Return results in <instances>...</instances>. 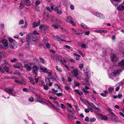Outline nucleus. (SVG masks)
<instances>
[{
	"label": "nucleus",
	"instance_id": "f3484780",
	"mask_svg": "<svg viewBox=\"0 0 124 124\" xmlns=\"http://www.w3.org/2000/svg\"><path fill=\"white\" fill-rule=\"evenodd\" d=\"M40 21L39 20H38V22L36 23L35 22H34L33 23V26L34 27H36L38 26L40 24Z\"/></svg>",
	"mask_w": 124,
	"mask_h": 124
},
{
	"label": "nucleus",
	"instance_id": "393cba45",
	"mask_svg": "<svg viewBox=\"0 0 124 124\" xmlns=\"http://www.w3.org/2000/svg\"><path fill=\"white\" fill-rule=\"evenodd\" d=\"M30 2L29 0H25L24 2V4L27 6H29L30 4Z\"/></svg>",
	"mask_w": 124,
	"mask_h": 124
},
{
	"label": "nucleus",
	"instance_id": "c756f323",
	"mask_svg": "<svg viewBox=\"0 0 124 124\" xmlns=\"http://www.w3.org/2000/svg\"><path fill=\"white\" fill-rule=\"evenodd\" d=\"M8 41L10 42L11 43L14 42H15L14 39H13L11 38H8Z\"/></svg>",
	"mask_w": 124,
	"mask_h": 124
},
{
	"label": "nucleus",
	"instance_id": "2eb2a0df",
	"mask_svg": "<svg viewBox=\"0 0 124 124\" xmlns=\"http://www.w3.org/2000/svg\"><path fill=\"white\" fill-rule=\"evenodd\" d=\"M1 41L2 42L3 44L5 49L7 48L8 45L7 41V40L3 39L1 40Z\"/></svg>",
	"mask_w": 124,
	"mask_h": 124
},
{
	"label": "nucleus",
	"instance_id": "cd10ccee",
	"mask_svg": "<svg viewBox=\"0 0 124 124\" xmlns=\"http://www.w3.org/2000/svg\"><path fill=\"white\" fill-rule=\"evenodd\" d=\"M20 5L19 8L20 9H22L24 6V4L22 2L20 3Z\"/></svg>",
	"mask_w": 124,
	"mask_h": 124
},
{
	"label": "nucleus",
	"instance_id": "a18cd8bd",
	"mask_svg": "<svg viewBox=\"0 0 124 124\" xmlns=\"http://www.w3.org/2000/svg\"><path fill=\"white\" fill-rule=\"evenodd\" d=\"M71 109L69 110V111L72 113H75V111L73 108H71Z\"/></svg>",
	"mask_w": 124,
	"mask_h": 124
},
{
	"label": "nucleus",
	"instance_id": "ddd939ff",
	"mask_svg": "<svg viewBox=\"0 0 124 124\" xmlns=\"http://www.w3.org/2000/svg\"><path fill=\"white\" fill-rule=\"evenodd\" d=\"M8 46L9 48L12 49H14L17 47L16 42L11 43V44L9 45Z\"/></svg>",
	"mask_w": 124,
	"mask_h": 124
},
{
	"label": "nucleus",
	"instance_id": "6e6552de",
	"mask_svg": "<svg viewBox=\"0 0 124 124\" xmlns=\"http://www.w3.org/2000/svg\"><path fill=\"white\" fill-rule=\"evenodd\" d=\"M117 6V9L118 11H123L124 10V0H123V3Z\"/></svg>",
	"mask_w": 124,
	"mask_h": 124
},
{
	"label": "nucleus",
	"instance_id": "37998d69",
	"mask_svg": "<svg viewBox=\"0 0 124 124\" xmlns=\"http://www.w3.org/2000/svg\"><path fill=\"white\" fill-rule=\"evenodd\" d=\"M114 88L113 87H110L108 88V90L110 92H112L114 90Z\"/></svg>",
	"mask_w": 124,
	"mask_h": 124
},
{
	"label": "nucleus",
	"instance_id": "7c9ffc66",
	"mask_svg": "<svg viewBox=\"0 0 124 124\" xmlns=\"http://www.w3.org/2000/svg\"><path fill=\"white\" fill-rule=\"evenodd\" d=\"M101 116V118L102 119H103L104 120H106L108 119L107 117L106 116H102V115L100 116Z\"/></svg>",
	"mask_w": 124,
	"mask_h": 124
},
{
	"label": "nucleus",
	"instance_id": "4468645a",
	"mask_svg": "<svg viewBox=\"0 0 124 124\" xmlns=\"http://www.w3.org/2000/svg\"><path fill=\"white\" fill-rule=\"evenodd\" d=\"M72 30L74 33L77 35H79L84 33L83 32H82L81 31H79V30H76L73 28H72Z\"/></svg>",
	"mask_w": 124,
	"mask_h": 124
},
{
	"label": "nucleus",
	"instance_id": "f8f14e48",
	"mask_svg": "<svg viewBox=\"0 0 124 124\" xmlns=\"http://www.w3.org/2000/svg\"><path fill=\"white\" fill-rule=\"evenodd\" d=\"M113 4L116 6L118 5V3L121 2L122 0H110Z\"/></svg>",
	"mask_w": 124,
	"mask_h": 124
},
{
	"label": "nucleus",
	"instance_id": "ea45409f",
	"mask_svg": "<svg viewBox=\"0 0 124 124\" xmlns=\"http://www.w3.org/2000/svg\"><path fill=\"white\" fill-rule=\"evenodd\" d=\"M52 93L54 94H55V93H57L58 92L57 90H55L53 88L52 89Z\"/></svg>",
	"mask_w": 124,
	"mask_h": 124
},
{
	"label": "nucleus",
	"instance_id": "de8ad7c7",
	"mask_svg": "<svg viewBox=\"0 0 124 124\" xmlns=\"http://www.w3.org/2000/svg\"><path fill=\"white\" fill-rule=\"evenodd\" d=\"M17 59L16 58H14L13 59L11 60H10V61L11 62L13 63L17 61Z\"/></svg>",
	"mask_w": 124,
	"mask_h": 124
},
{
	"label": "nucleus",
	"instance_id": "bb28decb",
	"mask_svg": "<svg viewBox=\"0 0 124 124\" xmlns=\"http://www.w3.org/2000/svg\"><path fill=\"white\" fill-rule=\"evenodd\" d=\"M29 101L30 102H32L34 101L33 97L32 96L30 97L29 99Z\"/></svg>",
	"mask_w": 124,
	"mask_h": 124
},
{
	"label": "nucleus",
	"instance_id": "774afa93",
	"mask_svg": "<svg viewBox=\"0 0 124 124\" xmlns=\"http://www.w3.org/2000/svg\"><path fill=\"white\" fill-rule=\"evenodd\" d=\"M119 114L122 116L123 117H124V114L121 112H119Z\"/></svg>",
	"mask_w": 124,
	"mask_h": 124
},
{
	"label": "nucleus",
	"instance_id": "473e14b6",
	"mask_svg": "<svg viewBox=\"0 0 124 124\" xmlns=\"http://www.w3.org/2000/svg\"><path fill=\"white\" fill-rule=\"evenodd\" d=\"M71 23L73 26H76V24L74 22V19L71 21L70 23Z\"/></svg>",
	"mask_w": 124,
	"mask_h": 124
},
{
	"label": "nucleus",
	"instance_id": "f257e3e1",
	"mask_svg": "<svg viewBox=\"0 0 124 124\" xmlns=\"http://www.w3.org/2000/svg\"><path fill=\"white\" fill-rule=\"evenodd\" d=\"M116 67V66H113L112 68L108 70V76L109 78L113 79L115 77L119 75L120 70Z\"/></svg>",
	"mask_w": 124,
	"mask_h": 124
},
{
	"label": "nucleus",
	"instance_id": "dca6fc26",
	"mask_svg": "<svg viewBox=\"0 0 124 124\" xmlns=\"http://www.w3.org/2000/svg\"><path fill=\"white\" fill-rule=\"evenodd\" d=\"M74 19V18L71 16H68L65 18V20L67 22L70 23Z\"/></svg>",
	"mask_w": 124,
	"mask_h": 124
},
{
	"label": "nucleus",
	"instance_id": "c03bdc74",
	"mask_svg": "<svg viewBox=\"0 0 124 124\" xmlns=\"http://www.w3.org/2000/svg\"><path fill=\"white\" fill-rule=\"evenodd\" d=\"M81 47L82 48H85L86 47V45L85 44H82Z\"/></svg>",
	"mask_w": 124,
	"mask_h": 124
},
{
	"label": "nucleus",
	"instance_id": "9d476101",
	"mask_svg": "<svg viewBox=\"0 0 124 124\" xmlns=\"http://www.w3.org/2000/svg\"><path fill=\"white\" fill-rule=\"evenodd\" d=\"M111 59L112 61H116L118 60L117 56L113 53H111Z\"/></svg>",
	"mask_w": 124,
	"mask_h": 124
},
{
	"label": "nucleus",
	"instance_id": "69168bd1",
	"mask_svg": "<svg viewBox=\"0 0 124 124\" xmlns=\"http://www.w3.org/2000/svg\"><path fill=\"white\" fill-rule=\"evenodd\" d=\"M101 14L97 12L95 13V15L97 17L99 18V16H100Z\"/></svg>",
	"mask_w": 124,
	"mask_h": 124
},
{
	"label": "nucleus",
	"instance_id": "b1692460",
	"mask_svg": "<svg viewBox=\"0 0 124 124\" xmlns=\"http://www.w3.org/2000/svg\"><path fill=\"white\" fill-rule=\"evenodd\" d=\"M14 74L15 75L18 76L20 77L21 76V74L18 71H15L14 73Z\"/></svg>",
	"mask_w": 124,
	"mask_h": 124
},
{
	"label": "nucleus",
	"instance_id": "79ce46f5",
	"mask_svg": "<svg viewBox=\"0 0 124 124\" xmlns=\"http://www.w3.org/2000/svg\"><path fill=\"white\" fill-rule=\"evenodd\" d=\"M40 3V2L39 0H36L35 2V4L37 6Z\"/></svg>",
	"mask_w": 124,
	"mask_h": 124
},
{
	"label": "nucleus",
	"instance_id": "a19ab883",
	"mask_svg": "<svg viewBox=\"0 0 124 124\" xmlns=\"http://www.w3.org/2000/svg\"><path fill=\"white\" fill-rule=\"evenodd\" d=\"M24 23V22L23 21V20H21L19 22V25H21L23 24Z\"/></svg>",
	"mask_w": 124,
	"mask_h": 124
},
{
	"label": "nucleus",
	"instance_id": "bf43d9fd",
	"mask_svg": "<svg viewBox=\"0 0 124 124\" xmlns=\"http://www.w3.org/2000/svg\"><path fill=\"white\" fill-rule=\"evenodd\" d=\"M56 13L57 14L59 15H60L62 13V12L60 10H58L56 11Z\"/></svg>",
	"mask_w": 124,
	"mask_h": 124
},
{
	"label": "nucleus",
	"instance_id": "3c124183",
	"mask_svg": "<svg viewBox=\"0 0 124 124\" xmlns=\"http://www.w3.org/2000/svg\"><path fill=\"white\" fill-rule=\"evenodd\" d=\"M44 89L45 90H47L48 89V87L46 85H43Z\"/></svg>",
	"mask_w": 124,
	"mask_h": 124
},
{
	"label": "nucleus",
	"instance_id": "4c0bfd02",
	"mask_svg": "<svg viewBox=\"0 0 124 124\" xmlns=\"http://www.w3.org/2000/svg\"><path fill=\"white\" fill-rule=\"evenodd\" d=\"M100 15L99 18L101 19H104L105 18V16L103 14H101Z\"/></svg>",
	"mask_w": 124,
	"mask_h": 124
},
{
	"label": "nucleus",
	"instance_id": "864d4df0",
	"mask_svg": "<svg viewBox=\"0 0 124 124\" xmlns=\"http://www.w3.org/2000/svg\"><path fill=\"white\" fill-rule=\"evenodd\" d=\"M96 119L95 118H90V121L91 122H94L96 121Z\"/></svg>",
	"mask_w": 124,
	"mask_h": 124
},
{
	"label": "nucleus",
	"instance_id": "e433bc0d",
	"mask_svg": "<svg viewBox=\"0 0 124 124\" xmlns=\"http://www.w3.org/2000/svg\"><path fill=\"white\" fill-rule=\"evenodd\" d=\"M28 25L27 23V21H25V25H24L22 26L21 28H24L27 27Z\"/></svg>",
	"mask_w": 124,
	"mask_h": 124
},
{
	"label": "nucleus",
	"instance_id": "680f3d73",
	"mask_svg": "<svg viewBox=\"0 0 124 124\" xmlns=\"http://www.w3.org/2000/svg\"><path fill=\"white\" fill-rule=\"evenodd\" d=\"M39 59L41 61L42 63H44L45 61L43 58H42L41 57H39Z\"/></svg>",
	"mask_w": 124,
	"mask_h": 124
},
{
	"label": "nucleus",
	"instance_id": "052dcab7",
	"mask_svg": "<svg viewBox=\"0 0 124 124\" xmlns=\"http://www.w3.org/2000/svg\"><path fill=\"white\" fill-rule=\"evenodd\" d=\"M60 105L61 106L62 108L63 109H65V107L64 105L62 104H60Z\"/></svg>",
	"mask_w": 124,
	"mask_h": 124
},
{
	"label": "nucleus",
	"instance_id": "aec40b11",
	"mask_svg": "<svg viewBox=\"0 0 124 124\" xmlns=\"http://www.w3.org/2000/svg\"><path fill=\"white\" fill-rule=\"evenodd\" d=\"M56 40L58 41H65V40L62 39L61 38L57 36H55Z\"/></svg>",
	"mask_w": 124,
	"mask_h": 124
},
{
	"label": "nucleus",
	"instance_id": "09e8293b",
	"mask_svg": "<svg viewBox=\"0 0 124 124\" xmlns=\"http://www.w3.org/2000/svg\"><path fill=\"white\" fill-rule=\"evenodd\" d=\"M46 47L48 48H49L50 47V45L48 43H47L46 44Z\"/></svg>",
	"mask_w": 124,
	"mask_h": 124
},
{
	"label": "nucleus",
	"instance_id": "49530a36",
	"mask_svg": "<svg viewBox=\"0 0 124 124\" xmlns=\"http://www.w3.org/2000/svg\"><path fill=\"white\" fill-rule=\"evenodd\" d=\"M44 27L45 28V26L44 25L41 24L40 25V26L39 27V29H41L42 28H43Z\"/></svg>",
	"mask_w": 124,
	"mask_h": 124
},
{
	"label": "nucleus",
	"instance_id": "423d86ee",
	"mask_svg": "<svg viewBox=\"0 0 124 124\" xmlns=\"http://www.w3.org/2000/svg\"><path fill=\"white\" fill-rule=\"evenodd\" d=\"M41 101H39V102L41 103L42 104H45V103L48 104L49 103L50 104L53 106V108L55 109V110L58 111L60 110V109L59 108L56 107L54 105H53L49 101H47L46 100H45L44 99H41Z\"/></svg>",
	"mask_w": 124,
	"mask_h": 124
},
{
	"label": "nucleus",
	"instance_id": "2f4dec72",
	"mask_svg": "<svg viewBox=\"0 0 124 124\" xmlns=\"http://www.w3.org/2000/svg\"><path fill=\"white\" fill-rule=\"evenodd\" d=\"M71 23L73 26H76V24L74 22V19L71 21L70 23Z\"/></svg>",
	"mask_w": 124,
	"mask_h": 124
},
{
	"label": "nucleus",
	"instance_id": "f03ea898",
	"mask_svg": "<svg viewBox=\"0 0 124 124\" xmlns=\"http://www.w3.org/2000/svg\"><path fill=\"white\" fill-rule=\"evenodd\" d=\"M4 63L0 66V72L4 73L5 71L7 72L9 71V69L11 66L8 63V62L5 60L4 61Z\"/></svg>",
	"mask_w": 124,
	"mask_h": 124
},
{
	"label": "nucleus",
	"instance_id": "4d7b16f0",
	"mask_svg": "<svg viewBox=\"0 0 124 124\" xmlns=\"http://www.w3.org/2000/svg\"><path fill=\"white\" fill-rule=\"evenodd\" d=\"M83 66V63L80 64H79V67L80 69H82Z\"/></svg>",
	"mask_w": 124,
	"mask_h": 124
},
{
	"label": "nucleus",
	"instance_id": "72a5a7b5",
	"mask_svg": "<svg viewBox=\"0 0 124 124\" xmlns=\"http://www.w3.org/2000/svg\"><path fill=\"white\" fill-rule=\"evenodd\" d=\"M55 87L58 89H60L62 92V88L60 87V86L57 84H55L54 85Z\"/></svg>",
	"mask_w": 124,
	"mask_h": 124
},
{
	"label": "nucleus",
	"instance_id": "58836bf2",
	"mask_svg": "<svg viewBox=\"0 0 124 124\" xmlns=\"http://www.w3.org/2000/svg\"><path fill=\"white\" fill-rule=\"evenodd\" d=\"M56 69L59 72H61L62 71V70L60 68H58V66H57L56 67Z\"/></svg>",
	"mask_w": 124,
	"mask_h": 124
},
{
	"label": "nucleus",
	"instance_id": "0eeeda50",
	"mask_svg": "<svg viewBox=\"0 0 124 124\" xmlns=\"http://www.w3.org/2000/svg\"><path fill=\"white\" fill-rule=\"evenodd\" d=\"M32 65V63H30L26 62H24V67L28 71H30L31 70Z\"/></svg>",
	"mask_w": 124,
	"mask_h": 124
},
{
	"label": "nucleus",
	"instance_id": "a878e982",
	"mask_svg": "<svg viewBox=\"0 0 124 124\" xmlns=\"http://www.w3.org/2000/svg\"><path fill=\"white\" fill-rule=\"evenodd\" d=\"M61 21V20L60 19H56L55 20V22L58 24L60 23Z\"/></svg>",
	"mask_w": 124,
	"mask_h": 124
},
{
	"label": "nucleus",
	"instance_id": "9b49d317",
	"mask_svg": "<svg viewBox=\"0 0 124 124\" xmlns=\"http://www.w3.org/2000/svg\"><path fill=\"white\" fill-rule=\"evenodd\" d=\"M78 69H74L72 71L71 73L73 75V76L76 78H78L77 76L78 74Z\"/></svg>",
	"mask_w": 124,
	"mask_h": 124
},
{
	"label": "nucleus",
	"instance_id": "13d9d810",
	"mask_svg": "<svg viewBox=\"0 0 124 124\" xmlns=\"http://www.w3.org/2000/svg\"><path fill=\"white\" fill-rule=\"evenodd\" d=\"M56 94L58 97L61 96L63 95V94L62 93H56Z\"/></svg>",
	"mask_w": 124,
	"mask_h": 124
},
{
	"label": "nucleus",
	"instance_id": "412c9836",
	"mask_svg": "<svg viewBox=\"0 0 124 124\" xmlns=\"http://www.w3.org/2000/svg\"><path fill=\"white\" fill-rule=\"evenodd\" d=\"M21 66V64L19 63H17L16 64L13 65V67H14L17 68H20Z\"/></svg>",
	"mask_w": 124,
	"mask_h": 124
},
{
	"label": "nucleus",
	"instance_id": "f704fd0d",
	"mask_svg": "<svg viewBox=\"0 0 124 124\" xmlns=\"http://www.w3.org/2000/svg\"><path fill=\"white\" fill-rule=\"evenodd\" d=\"M81 26L84 28H88L87 26L84 23H81Z\"/></svg>",
	"mask_w": 124,
	"mask_h": 124
},
{
	"label": "nucleus",
	"instance_id": "5701e85b",
	"mask_svg": "<svg viewBox=\"0 0 124 124\" xmlns=\"http://www.w3.org/2000/svg\"><path fill=\"white\" fill-rule=\"evenodd\" d=\"M87 102L93 108L96 107V106L93 103H91L88 101H87Z\"/></svg>",
	"mask_w": 124,
	"mask_h": 124
},
{
	"label": "nucleus",
	"instance_id": "4be33fe9",
	"mask_svg": "<svg viewBox=\"0 0 124 124\" xmlns=\"http://www.w3.org/2000/svg\"><path fill=\"white\" fill-rule=\"evenodd\" d=\"M118 66L121 67L124 66V59L118 63Z\"/></svg>",
	"mask_w": 124,
	"mask_h": 124
},
{
	"label": "nucleus",
	"instance_id": "603ef678",
	"mask_svg": "<svg viewBox=\"0 0 124 124\" xmlns=\"http://www.w3.org/2000/svg\"><path fill=\"white\" fill-rule=\"evenodd\" d=\"M94 112L97 114V115H99L100 116H101L102 115V114L99 113L97 111L95 110L94 111Z\"/></svg>",
	"mask_w": 124,
	"mask_h": 124
},
{
	"label": "nucleus",
	"instance_id": "7ed1b4c3",
	"mask_svg": "<svg viewBox=\"0 0 124 124\" xmlns=\"http://www.w3.org/2000/svg\"><path fill=\"white\" fill-rule=\"evenodd\" d=\"M32 65L31 67L32 71L35 77L34 79L35 82L36 84H37L39 79V78L38 77L36 78L38 75V68L36 65L34 63L32 62Z\"/></svg>",
	"mask_w": 124,
	"mask_h": 124
},
{
	"label": "nucleus",
	"instance_id": "a211bd4d",
	"mask_svg": "<svg viewBox=\"0 0 124 124\" xmlns=\"http://www.w3.org/2000/svg\"><path fill=\"white\" fill-rule=\"evenodd\" d=\"M29 79L30 80V83L32 85H34L35 82L34 81V78L32 77H29Z\"/></svg>",
	"mask_w": 124,
	"mask_h": 124
},
{
	"label": "nucleus",
	"instance_id": "20e7f679",
	"mask_svg": "<svg viewBox=\"0 0 124 124\" xmlns=\"http://www.w3.org/2000/svg\"><path fill=\"white\" fill-rule=\"evenodd\" d=\"M5 91L10 94L14 96H17L16 92L14 91V89L11 87H8L5 89Z\"/></svg>",
	"mask_w": 124,
	"mask_h": 124
},
{
	"label": "nucleus",
	"instance_id": "5fc2aeb1",
	"mask_svg": "<svg viewBox=\"0 0 124 124\" xmlns=\"http://www.w3.org/2000/svg\"><path fill=\"white\" fill-rule=\"evenodd\" d=\"M124 83V79L121 82L119 83V85H123Z\"/></svg>",
	"mask_w": 124,
	"mask_h": 124
},
{
	"label": "nucleus",
	"instance_id": "1a4fd4ad",
	"mask_svg": "<svg viewBox=\"0 0 124 124\" xmlns=\"http://www.w3.org/2000/svg\"><path fill=\"white\" fill-rule=\"evenodd\" d=\"M61 56L58 55H51V59L54 60L59 61L61 59Z\"/></svg>",
	"mask_w": 124,
	"mask_h": 124
},
{
	"label": "nucleus",
	"instance_id": "0e129e2a",
	"mask_svg": "<svg viewBox=\"0 0 124 124\" xmlns=\"http://www.w3.org/2000/svg\"><path fill=\"white\" fill-rule=\"evenodd\" d=\"M85 121H86L87 122H89L90 121L89 117L87 116L85 118Z\"/></svg>",
	"mask_w": 124,
	"mask_h": 124
},
{
	"label": "nucleus",
	"instance_id": "e2e57ef3",
	"mask_svg": "<svg viewBox=\"0 0 124 124\" xmlns=\"http://www.w3.org/2000/svg\"><path fill=\"white\" fill-rule=\"evenodd\" d=\"M52 26L55 29H57L58 28V26L54 24H53Z\"/></svg>",
	"mask_w": 124,
	"mask_h": 124
},
{
	"label": "nucleus",
	"instance_id": "8fccbe9b",
	"mask_svg": "<svg viewBox=\"0 0 124 124\" xmlns=\"http://www.w3.org/2000/svg\"><path fill=\"white\" fill-rule=\"evenodd\" d=\"M75 92L79 95H81V94L79 91L78 89H75Z\"/></svg>",
	"mask_w": 124,
	"mask_h": 124
},
{
	"label": "nucleus",
	"instance_id": "6ab92c4d",
	"mask_svg": "<svg viewBox=\"0 0 124 124\" xmlns=\"http://www.w3.org/2000/svg\"><path fill=\"white\" fill-rule=\"evenodd\" d=\"M40 69L42 72H45L46 73L48 71L47 69L46 68H44L42 67H40Z\"/></svg>",
	"mask_w": 124,
	"mask_h": 124
},
{
	"label": "nucleus",
	"instance_id": "c9c22d12",
	"mask_svg": "<svg viewBox=\"0 0 124 124\" xmlns=\"http://www.w3.org/2000/svg\"><path fill=\"white\" fill-rule=\"evenodd\" d=\"M83 90L85 95H87V93H89L88 91L87 90H85L84 88H83Z\"/></svg>",
	"mask_w": 124,
	"mask_h": 124
},
{
	"label": "nucleus",
	"instance_id": "c85d7f7f",
	"mask_svg": "<svg viewBox=\"0 0 124 124\" xmlns=\"http://www.w3.org/2000/svg\"><path fill=\"white\" fill-rule=\"evenodd\" d=\"M19 84H20L21 85H25L26 84V81H20Z\"/></svg>",
	"mask_w": 124,
	"mask_h": 124
},
{
	"label": "nucleus",
	"instance_id": "6e6d98bb",
	"mask_svg": "<svg viewBox=\"0 0 124 124\" xmlns=\"http://www.w3.org/2000/svg\"><path fill=\"white\" fill-rule=\"evenodd\" d=\"M85 73L86 74V76L87 78L88 79H89V77L88 76V71H87L86 70V71L85 72Z\"/></svg>",
	"mask_w": 124,
	"mask_h": 124
},
{
	"label": "nucleus",
	"instance_id": "39448f33",
	"mask_svg": "<svg viewBox=\"0 0 124 124\" xmlns=\"http://www.w3.org/2000/svg\"><path fill=\"white\" fill-rule=\"evenodd\" d=\"M109 118L113 121L116 122H119L118 118L113 113L110 112L109 113Z\"/></svg>",
	"mask_w": 124,
	"mask_h": 124
},
{
	"label": "nucleus",
	"instance_id": "338daca9",
	"mask_svg": "<svg viewBox=\"0 0 124 124\" xmlns=\"http://www.w3.org/2000/svg\"><path fill=\"white\" fill-rule=\"evenodd\" d=\"M44 83V81L42 80H40L39 82V83L41 85H42Z\"/></svg>",
	"mask_w": 124,
	"mask_h": 124
}]
</instances>
